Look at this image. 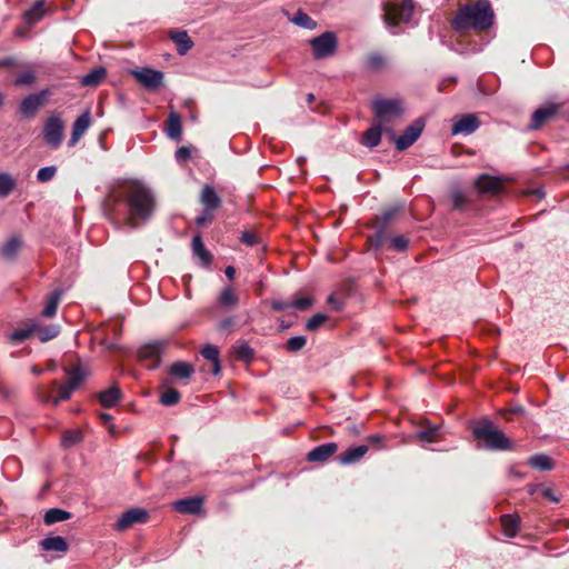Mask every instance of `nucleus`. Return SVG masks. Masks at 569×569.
Segmentation results:
<instances>
[{"instance_id":"a211bd4d","label":"nucleus","mask_w":569,"mask_h":569,"mask_svg":"<svg viewBox=\"0 0 569 569\" xmlns=\"http://www.w3.org/2000/svg\"><path fill=\"white\" fill-rule=\"evenodd\" d=\"M168 36L176 44L177 52L180 56H184L193 47V41L186 30L172 29L169 31Z\"/></svg>"},{"instance_id":"69168bd1","label":"nucleus","mask_w":569,"mask_h":569,"mask_svg":"<svg viewBox=\"0 0 569 569\" xmlns=\"http://www.w3.org/2000/svg\"><path fill=\"white\" fill-rule=\"evenodd\" d=\"M224 274L229 280L234 279L236 269L232 266H228L224 270Z\"/></svg>"},{"instance_id":"7c9ffc66","label":"nucleus","mask_w":569,"mask_h":569,"mask_svg":"<svg viewBox=\"0 0 569 569\" xmlns=\"http://www.w3.org/2000/svg\"><path fill=\"white\" fill-rule=\"evenodd\" d=\"M41 548L46 551L66 552L68 550V542L63 537H47L40 542Z\"/></svg>"},{"instance_id":"c756f323","label":"nucleus","mask_w":569,"mask_h":569,"mask_svg":"<svg viewBox=\"0 0 569 569\" xmlns=\"http://www.w3.org/2000/svg\"><path fill=\"white\" fill-rule=\"evenodd\" d=\"M201 355L203 358L211 362L210 371L212 375L217 376L221 371V366L219 361V349L213 345H207L202 348Z\"/></svg>"},{"instance_id":"0eeeda50","label":"nucleus","mask_w":569,"mask_h":569,"mask_svg":"<svg viewBox=\"0 0 569 569\" xmlns=\"http://www.w3.org/2000/svg\"><path fill=\"white\" fill-rule=\"evenodd\" d=\"M167 346L166 341L147 343L138 349V358L149 369H156L161 362V356Z\"/></svg>"},{"instance_id":"c9c22d12","label":"nucleus","mask_w":569,"mask_h":569,"mask_svg":"<svg viewBox=\"0 0 569 569\" xmlns=\"http://www.w3.org/2000/svg\"><path fill=\"white\" fill-rule=\"evenodd\" d=\"M70 518V513L66 510L51 508L44 515L46 525H53L56 522H61L68 520Z\"/></svg>"},{"instance_id":"8fccbe9b","label":"nucleus","mask_w":569,"mask_h":569,"mask_svg":"<svg viewBox=\"0 0 569 569\" xmlns=\"http://www.w3.org/2000/svg\"><path fill=\"white\" fill-rule=\"evenodd\" d=\"M57 172V168L54 166L43 167L39 169L37 173V180L39 182H48L50 181Z\"/></svg>"},{"instance_id":"bf43d9fd","label":"nucleus","mask_w":569,"mask_h":569,"mask_svg":"<svg viewBox=\"0 0 569 569\" xmlns=\"http://www.w3.org/2000/svg\"><path fill=\"white\" fill-rule=\"evenodd\" d=\"M451 199L455 209H461L467 202L465 194L459 190L451 193Z\"/></svg>"},{"instance_id":"58836bf2","label":"nucleus","mask_w":569,"mask_h":569,"mask_svg":"<svg viewBox=\"0 0 569 569\" xmlns=\"http://www.w3.org/2000/svg\"><path fill=\"white\" fill-rule=\"evenodd\" d=\"M233 355L237 360L250 361L253 358V350L247 342L233 347Z\"/></svg>"},{"instance_id":"680f3d73","label":"nucleus","mask_w":569,"mask_h":569,"mask_svg":"<svg viewBox=\"0 0 569 569\" xmlns=\"http://www.w3.org/2000/svg\"><path fill=\"white\" fill-rule=\"evenodd\" d=\"M212 219H213V212L207 211V210L203 209V212L201 213V216H199L196 219V222H197L198 226H202L206 222L211 221Z\"/></svg>"},{"instance_id":"4be33fe9","label":"nucleus","mask_w":569,"mask_h":569,"mask_svg":"<svg viewBox=\"0 0 569 569\" xmlns=\"http://www.w3.org/2000/svg\"><path fill=\"white\" fill-rule=\"evenodd\" d=\"M217 303L222 309H233L239 303V296L231 286H227L221 290Z\"/></svg>"},{"instance_id":"09e8293b","label":"nucleus","mask_w":569,"mask_h":569,"mask_svg":"<svg viewBox=\"0 0 569 569\" xmlns=\"http://www.w3.org/2000/svg\"><path fill=\"white\" fill-rule=\"evenodd\" d=\"M328 317L323 313L313 315L306 323V329L309 331H316L319 329L326 321Z\"/></svg>"},{"instance_id":"ddd939ff","label":"nucleus","mask_w":569,"mask_h":569,"mask_svg":"<svg viewBox=\"0 0 569 569\" xmlns=\"http://www.w3.org/2000/svg\"><path fill=\"white\" fill-rule=\"evenodd\" d=\"M508 179L501 177H493L488 173H483L475 181V187L480 194L496 196L502 192L503 183Z\"/></svg>"},{"instance_id":"4d7b16f0","label":"nucleus","mask_w":569,"mask_h":569,"mask_svg":"<svg viewBox=\"0 0 569 569\" xmlns=\"http://www.w3.org/2000/svg\"><path fill=\"white\" fill-rule=\"evenodd\" d=\"M34 329H19L12 332L11 339L17 342H22L30 337Z\"/></svg>"},{"instance_id":"412c9836","label":"nucleus","mask_w":569,"mask_h":569,"mask_svg":"<svg viewBox=\"0 0 569 569\" xmlns=\"http://www.w3.org/2000/svg\"><path fill=\"white\" fill-rule=\"evenodd\" d=\"M368 446L361 445L356 447H350L341 455L338 456V461L340 465L348 466L360 461L365 455L368 452Z\"/></svg>"},{"instance_id":"f704fd0d","label":"nucleus","mask_w":569,"mask_h":569,"mask_svg":"<svg viewBox=\"0 0 569 569\" xmlns=\"http://www.w3.org/2000/svg\"><path fill=\"white\" fill-rule=\"evenodd\" d=\"M528 465L531 468H535V469H538V470H542V471H547V470H551L552 469V461H551V459L548 456L543 455V453L531 456L528 459Z\"/></svg>"},{"instance_id":"aec40b11","label":"nucleus","mask_w":569,"mask_h":569,"mask_svg":"<svg viewBox=\"0 0 569 569\" xmlns=\"http://www.w3.org/2000/svg\"><path fill=\"white\" fill-rule=\"evenodd\" d=\"M200 202L207 211H214L221 206V199L216 192L214 188L206 184L200 193Z\"/></svg>"},{"instance_id":"49530a36","label":"nucleus","mask_w":569,"mask_h":569,"mask_svg":"<svg viewBox=\"0 0 569 569\" xmlns=\"http://www.w3.org/2000/svg\"><path fill=\"white\" fill-rule=\"evenodd\" d=\"M36 81V74L32 70L19 72L14 80L16 86H30Z\"/></svg>"},{"instance_id":"20e7f679","label":"nucleus","mask_w":569,"mask_h":569,"mask_svg":"<svg viewBox=\"0 0 569 569\" xmlns=\"http://www.w3.org/2000/svg\"><path fill=\"white\" fill-rule=\"evenodd\" d=\"M383 19L390 27H396L402 22H408L413 13L412 0H402L401 2H387L383 6Z\"/></svg>"},{"instance_id":"de8ad7c7","label":"nucleus","mask_w":569,"mask_h":569,"mask_svg":"<svg viewBox=\"0 0 569 569\" xmlns=\"http://www.w3.org/2000/svg\"><path fill=\"white\" fill-rule=\"evenodd\" d=\"M438 433H439V428L438 427H431V428H428V429L420 430L417 433V437L421 441L430 443V442H433V441L437 440Z\"/></svg>"},{"instance_id":"4c0bfd02","label":"nucleus","mask_w":569,"mask_h":569,"mask_svg":"<svg viewBox=\"0 0 569 569\" xmlns=\"http://www.w3.org/2000/svg\"><path fill=\"white\" fill-rule=\"evenodd\" d=\"M82 440V433L79 429L66 430L61 438V445L64 448H70Z\"/></svg>"},{"instance_id":"473e14b6","label":"nucleus","mask_w":569,"mask_h":569,"mask_svg":"<svg viewBox=\"0 0 569 569\" xmlns=\"http://www.w3.org/2000/svg\"><path fill=\"white\" fill-rule=\"evenodd\" d=\"M61 295H62V291L59 289H56L54 291H52L50 293V296L48 297V299L46 301L44 308L41 312L44 318H52L56 316L58 305L61 299Z\"/></svg>"},{"instance_id":"4468645a","label":"nucleus","mask_w":569,"mask_h":569,"mask_svg":"<svg viewBox=\"0 0 569 569\" xmlns=\"http://www.w3.org/2000/svg\"><path fill=\"white\" fill-rule=\"evenodd\" d=\"M149 519V513L143 508H131L123 512L116 523V529L119 531L127 530L137 523H144Z\"/></svg>"},{"instance_id":"39448f33","label":"nucleus","mask_w":569,"mask_h":569,"mask_svg":"<svg viewBox=\"0 0 569 569\" xmlns=\"http://www.w3.org/2000/svg\"><path fill=\"white\" fill-rule=\"evenodd\" d=\"M561 107L562 104L560 103H547L536 109L531 114L527 128L530 130H539L546 124L556 121Z\"/></svg>"},{"instance_id":"c85d7f7f","label":"nucleus","mask_w":569,"mask_h":569,"mask_svg":"<svg viewBox=\"0 0 569 569\" xmlns=\"http://www.w3.org/2000/svg\"><path fill=\"white\" fill-rule=\"evenodd\" d=\"M106 76V68L97 67L83 76L80 80V83L83 87H98L104 80Z\"/></svg>"},{"instance_id":"6e6552de","label":"nucleus","mask_w":569,"mask_h":569,"mask_svg":"<svg viewBox=\"0 0 569 569\" xmlns=\"http://www.w3.org/2000/svg\"><path fill=\"white\" fill-rule=\"evenodd\" d=\"M372 108L377 118L381 121H389L402 114V102L397 99H377L372 102Z\"/></svg>"},{"instance_id":"2eb2a0df","label":"nucleus","mask_w":569,"mask_h":569,"mask_svg":"<svg viewBox=\"0 0 569 569\" xmlns=\"http://www.w3.org/2000/svg\"><path fill=\"white\" fill-rule=\"evenodd\" d=\"M480 127L479 118L473 113L462 114L453 119L451 127L452 134H470Z\"/></svg>"},{"instance_id":"f3484780","label":"nucleus","mask_w":569,"mask_h":569,"mask_svg":"<svg viewBox=\"0 0 569 569\" xmlns=\"http://www.w3.org/2000/svg\"><path fill=\"white\" fill-rule=\"evenodd\" d=\"M338 451V445L336 442H327L315 447L307 453V460L309 462H326Z\"/></svg>"},{"instance_id":"2f4dec72","label":"nucleus","mask_w":569,"mask_h":569,"mask_svg":"<svg viewBox=\"0 0 569 569\" xmlns=\"http://www.w3.org/2000/svg\"><path fill=\"white\" fill-rule=\"evenodd\" d=\"M121 398V391L117 387H110L98 395L99 402L104 408L113 407Z\"/></svg>"},{"instance_id":"cd10ccee","label":"nucleus","mask_w":569,"mask_h":569,"mask_svg":"<svg viewBox=\"0 0 569 569\" xmlns=\"http://www.w3.org/2000/svg\"><path fill=\"white\" fill-rule=\"evenodd\" d=\"M66 383L70 386V388L73 389L74 391L82 385V382L86 380L88 376L87 371L80 366H76L71 369H68L66 371Z\"/></svg>"},{"instance_id":"f03ea898","label":"nucleus","mask_w":569,"mask_h":569,"mask_svg":"<svg viewBox=\"0 0 569 569\" xmlns=\"http://www.w3.org/2000/svg\"><path fill=\"white\" fill-rule=\"evenodd\" d=\"M495 23V12L489 0H476L459 4L455 17L451 19V27L456 31L475 30L487 31Z\"/></svg>"},{"instance_id":"f8f14e48","label":"nucleus","mask_w":569,"mask_h":569,"mask_svg":"<svg viewBox=\"0 0 569 569\" xmlns=\"http://www.w3.org/2000/svg\"><path fill=\"white\" fill-rule=\"evenodd\" d=\"M64 123L59 113H51L43 126V138L46 142H61L64 137Z\"/></svg>"},{"instance_id":"7ed1b4c3","label":"nucleus","mask_w":569,"mask_h":569,"mask_svg":"<svg viewBox=\"0 0 569 569\" xmlns=\"http://www.w3.org/2000/svg\"><path fill=\"white\" fill-rule=\"evenodd\" d=\"M472 436L482 442V447L491 451H507L515 449V442L489 419H480L472 427Z\"/></svg>"},{"instance_id":"052dcab7","label":"nucleus","mask_w":569,"mask_h":569,"mask_svg":"<svg viewBox=\"0 0 569 569\" xmlns=\"http://www.w3.org/2000/svg\"><path fill=\"white\" fill-rule=\"evenodd\" d=\"M291 307V302L282 301V300H272L271 308L274 311H284Z\"/></svg>"},{"instance_id":"774afa93","label":"nucleus","mask_w":569,"mask_h":569,"mask_svg":"<svg viewBox=\"0 0 569 569\" xmlns=\"http://www.w3.org/2000/svg\"><path fill=\"white\" fill-rule=\"evenodd\" d=\"M382 438L379 435H371L368 437V441L371 445H379L381 442Z\"/></svg>"},{"instance_id":"9b49d317","label":"nucleus","mask_w":569,"mask_h":569,"mask_svg":"<svg viewBox=\"0 0 569 569\" xmlns=\"http://www.w3.org/2000/svg\"><path fill=\"white\" fill-rule=\"evenodd\" d=\"M169 378L164 381L166 386L172 385L179 381L183 385H188L194 375V367L190 362L177 361L168 368Z\"/></svg>"},{"instance_id":"ea45409f","label":"nucleus","mask_w":569,"mask_h":569,"mask_svg":"<svg viewBox=\"0 0 569 569\" xmlns=\"http://www.w3.org/2000/svg\"><path fill=\"white\" fill-rule=\"evenodd\" d=\"M180 392L173 388H169L160 396V403L166 407H171L180 401Z\"/></svg>"},{"instance_id":"5701e85b","label":"nucleus","mask_w":569,"mask_h":569,"mask_svg":"<svg viewBox=\"0 0 569 569\" xmlns=\"http://www.w3.org/2000/svg\"><path fill=\"white\" fill-rule=\"evenodd\" d=\"M166 132L169 139L179 140L182 133V122L179 113L171 111L166 122Z\"/></svg>"},{"instance_id":"79ce46f5","label":"nucleus","mask_w":569,"mask_h":569,"mask_svg":"<svg viewBox=\"0 0 569 569\" xmlns=\"http://www.w3.org/2000/svg\"><path fill=\"white\" fill-rule=\"evenodd\" d=\"M53 385L58 389V396L52 400L53 406H57L60 401L68 400L74 391L66 382L59 385L57 381H54Z\"/></svg>"},{"instance_id":"a19ab883","label":"nucleus","mask_w":569,"mask_h":569,"mask_svg":"<svg viewBox=\"0 0 569 569\" xmlns=\"http://www.w3.org/2000/svg\"><path fill=\"white\" fill-rule=\"evenodd\" d=\"M16 187V181L9 173L0 172V197H7Z\"/></svg>"},{"instance_id":"e2e57ef3","label":"nucleus","mask_w":569,"mask_h":569,"mask_svg":"<svg viewBox=\"0 0 569 569\" xmlns=\"http://www.w3.org/2000/svg\"><path fill=\"white\" fill-rule=\"evenodd\" d=\"M542 497L549 499L552 502H558V498L555 496L553 491L550 488L541 489Z\"/></svg>"},{"instance_id":"a18cd8bd","label":"nucleus","mask_w":569,"mask_h":569,"mask_svg":"<svg viewBox=\"0 0 569 569\" xmlns=\"http://www.w3.org/2000/svg\"><path fill=\"white\" fill-rule=\"evenodd\" d=\"M382 134V128L380 126H373L363 133L361 142H380Z\"/></svg>"},{"instance_id":"423d86ee","label":"nucleus","mask_w":569,"mask_h":569,"mask_svg":"<svg viewBox=\"0 0 569 569\" xmlns=\"http://www.w3.org/2000/svg\"><path fill=\"white\" fill-rule=\"evenodd\" d=\"M313 57L316 59H323L335 54L338 46L337 37L333 32L327 31L315 37L310 40Z\"/></svg>"},{"instance_id":"a878e982","label":"nucleus","mask_w":569,"mask_h":569,"mask_svg":"<svg viewBox=\"0 0 569 569\" xmlns=\"http://www.w3.org/2000/svg\"><path fill=\"white\" fill-rule=\"evenodd\" d=\"M502 531L506 537L513 538L517 536L520 527V518L516 515H503L500 518Z\"/></svg>"},{"instance_id":"bb28decb","label":"nucleus","mask_w":569,"mask_h":569,"mask_svg":"<svg viewBox=\"0 0 569 569\" xmlns=\"http://www.w3.org/2000/svg\"><path fill=\"white\" fill-rule=\"evenodd\" d=\"M192 252L198 257L204 266H209L212 261L211 253L206 249L200 234H196L191 241Z\"/></svg>"},{"instance_id":"5fc2aeb1","label":"nucleus","mask_w":569,"mask_h":569,"mask_svg":"<svg viewBox=\"0 0 569 569\" xmlns=\"http://www.w3.org/2000/svg\"><path fill=\"white\" fill-rule=\"evenodd\" d=\"M311 306L312 299L309 297L298 298L291 302V307H293L297 310H307Z\"/></svg>"},{"instance_id":"37998d69","label":"nucleus","mask_w":569,"mask_h":569,"mask_svg":"<svg viewBox=\"0 0 569 569\" xmlns=\"http://www.w3.org/2000/svg\"><path fill=\"white\" fill-rule=\"evenodd\" d=\"M37 330L38 337L41 341H48L53 338H56L59 333V327L58 326H47V327H40Z\"/></svg>"},{"instance_id":"f257e3e1","label":"nucleus","mask_w":569,"mask_h":569,"mask_svg":"<svg viewBox=\"0 0 569 569\" xmlns=\"http://www.w3.org/2000/svg\"><path fill=\"white\" fill-rule=\"evenodd\" d=\"M154 209L152 192L137 180L124 181L112 189L104 200V211L113 221H126L137 227L147 221Z\"/></svg>"},{"instance_id":"338daca9","label":"nucleus","mask_w":569,"mask_h":569,"mask_svg":"<svg viewBox=\"0 0 569 569\" xmlns=\"http://www.w3.org/2000/svg\"><path fill=\"white\" fill-rule=\"evenodd\" d=\"M233 325V319L232 318H226L223 319L221 322H220V328L221 329H228L229 327H231Z\"/></svg>"},{"instance_id":"dca6fc26","label":"nucleus","mask_w":569,"mask_h":569,"mask_svg":"<svg viewBox=\"0 0 569 569\" xmlns=\"http://www.w3.org/2000/svg\"><path fill=\"white\" fill-rule=\"evenodd\" d=\"M203 506L202 497H189L177 500L172 503V508L183 515H198L201 512Z\"/></svg>"},{"instance_id":"0e129e2a","label":"nucleus","mask_w":569,"mask_h":569,"mask_svg":"<svg viewBox=\"0 0 569 569\" xmlns=\"http://www.w3.org/2000/svg\"><path fill=\"white\" fill-rule=\"evenodd\" d=\"M382 240H383V230H378L376 233V239L372 240L373 246L380 247L382 244Z\"/></svg>"},{"instance_id":"6ab92c4d","label":"nucleus","mask_w":569,"mask_h":569,"mask_svg":"<svg viewBox=\"0 0 569 569\" xmlns=\"http://www.w3.org/2000/svg\"><path fill=\"white\" fill-rule=\"evenodd\" d=\"M426 126L425 118H417L411 124H409L403 133L395 139L393 142H415L419 139Z\"/></svg>"},{"instance_id":"e433bc0d","label":"nucleus","mask_w":569,"mask_h":569,"mask_svg":"<svg viewBox=\"0 0 569 569\" xmlns=\"http://www.w3.org/2000/svg\"><path fill=\"white\" fill-rule=\"evenodd\" d=\"M291 21L299 27H302L308 30H312L317 27V22L309 17L306 12L298 10L295 16L291 18Z\"/></svg>"},{"instance_id":"3c124183","label":"nucleus","mask_w":569,"mask_h":569,"mask_svg":"<svg viewBox=\"0 0 569 569\" xmlns=\"http://www.w3.org/2000/svg\"><path fill=\"white\" fill-rule=\"evenodd\" d=\"M368 67L372 70H379L385 64V58L378 53H372L367 58Z\"/></svg>"},{"instance_id":"b1692460","label":"nucleus","mask_w":569,"mask_h":569,"mask_svg":"<svg viewBox=\"0 0 569 569\" xmlns=\"http://www.w3.org/2000/svg\"><path fill=\"white\" fill-rule=\"evenodd\" d=\"M91 124V114L90 111H84L81 116H79L72 128L70 142L78 141L82 134L88 130Z\"/></svg>"},{"instance_id":"603ef678","label":"nucleus","mask_w":569,"mask_h":569,"mask_svg":"<svg viewBox=\"0 0 569 569\" xmlns=\"http://www.w3.org/2000/svg\"><path fill=\"white\" fill-rule=\"evenodd\" d=\"M241 242H243L247 246H254L259 243V237L254 231L246 230L241 233L240 237Z\"/></svg>"},{"instance_id":"72a5a7b5","label":"nucleus","mask_w":569,"mask_h":569,"mask_svg":"<svg viewBox=\"0 0 569 569\" xmlns=\"http://www.w3.org/2000/svg\"><path fill=\"white\" fill-rule=\"evenodd\" d=\"M46 14L44 1H37L29 10L26 11L24 18L27 23L33 24L41 20Z\"/></svg>"},{"instance_id":"1a4fd4ad","label":"nucleus","mask_w":569,"mask_h":569,"mask_svg":"<svg viewBox=\"0 0 569 569\" xmlns=\"http://www.w3.org/2000/svg\"><path fill=\"white\" fill-rule=\"evenodd\" d=\"M49 96V89L29 94L21 101L19 112L27 119L34 118L39 109L47 103Z\"/></svg>"},{"instance_id":"13d9d810","label":"nucleus","mask_w":569,"mask_h":569,"mask_svg":"<svg viewBox=\"0 0 569 569\" xmlns=\"http://www.w3.org/2000/svg\"><path fill=\"white\" fill-rule=\"evenodd\" d=\"M400 207H393L386 210L381 216V221L383 227H386L395 217L400 212Z\"/></svg>"},{"instance_id":"6e6d98bb","label":"nucleus","mask_w":569,"mask_h":569,"mask_svg":"<svg viewBox=\"0 0 569 569\" xmlns=\"http://www.w3.org/2000/svg\"><path fill=\"white\" fill-rule=\"evenodd\" d=\"M191 157V149L189 147L182 146L176 151V159L179 163L187 162Z\"/></svg>"},{"instance_id":"393cba45","label":"nucleus","mask_w":569,"mask_h":569,"mask_svg":"<svg viewBox=\"0 0 569 569\" xmlns=\"http://www.w3.org/2000/svg\"><path fill=\"white\" fill-rule=\"evenodd\" d=\"M21 248V240L19 237L13 236L2 246H0V258L11 261L13 260Z\"/></svg>"},{"instance_id":"9d476101","label":"nucleus","mask_w":569,"mask_h":569,"mask_svg":"<svg viewBox=\"0 0 569 569\" xmlns=\"http://www.w3.org/2000/svg\"><path fill=\"white\" fill-rule=\"evenodd\" d=\"M131 74L149 91H157L163 84V72L151 68L132 70Z\"/></svg>"},{"instance_id":"864d4df0","label":"nucleus","mask_w":569,"mask_h":569,"mask_svg":"<svg viewBox=\"0 0 569 569\" xmlns=\"http://www.w3.org/2000/svg\"><path fill=\"white\" fill-rule=\"evenodd\" d=\"M390 244L397 251H405L408 248L409 241L402 236H397L390 239Z\"/></svg>"},{"instance_id":"c03bdc74","label":"nucleus","mask_w":569,"mask_h":569,"mask_svg":"<svg viewBox=\"0 0 569 569\" xmlns=\"http://www.w3.org/2000/svg\"><path fill=\"white\" fill-rule=\"evenodd\" d=\"M307 343V339L303 336L291 337L287 340L286 349L289 352L300 351Z\"/></svg>"}]
</instances>
